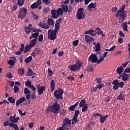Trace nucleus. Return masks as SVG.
Segmentation results:
<instances>
[{"mask_svg": "<svg viewBox=\"0 0 130 130\" xmlns=\"http://www.w3.org/2000/svg\"><path fill=\"white\" fill-rule=\"evenodd\" d=\"M124 8H125V5L120 7L116 13V17L119 20V23H120L124 22L127 17V14L124 12Z\"/></svg>", "mask_w": 130, "mask_h": 130, "instance_id": "1", "label": "nucleus"}, {"mask_svg": "<svg viewBox=\"0 0 130 130\" xmlns=\"http://www.w3.org/2000/svg\"><path fill=\"white\" fill-rule=\"evenodd\" d=\"M60 109V106L57 102H56L52 106H49L48 107L49 111L51 112V113H54L57 115L59 113Z\"/></svg>", "mask_w": 130, "mask_h": 130, "instance_id": "2", "label": "nucleus"}, {"mask_svg": "<svg viewBox=\"0 0 130 130\" xmlns=\"http://www.w3.org/2000/svg\"><path fill=\"white\" fill-rule=\"evenodd\" d=\"M83 66V63L79 60L76 61V64H73L68 67V69L71 72H76L78 71Z\"/></svg>", "mask_w": 130, "mask_h": 130, "instance_id": "3", "label": "nucleus"}, {"mask_svg": "<svg viewBox=\"0 0 130 130\" xmlns=\"http://www.w3.org/2000/svg\"><path fill=\"white\" fill-rule=\"evenodd\" d=\"M112 84H113V89L116 90H118L119 88H123L124 86V82L123 81H118V80H114L112 81Z\"/></svg>", "mask_w": 130, "mask_h": 130, "instance_id": "4", "label": "nucleus"}, {"mask_svg": "<svg viewBox=\"0 0 130 130\" xmlns=\"http://www.w3.org/2000/svg\"><path fill=\"white\" fill-rule=\"evenodd\" d=\"M85 14L84 13V9L80 7L77 10L76 18L79 20L84 19L85 17Z\"/></svg>", "mask_w": 130, "mask_h": 130, "instance_id": "5", "label": "nucleus"}, {"mask_svg": "<svg viewBox=\"0 0 130 130\" xmlns=\"http://www.w3.org/2000/svg\"><path fill=\"white\" fill-rule=\"evenodd\" d=\"M64 93V91L62 89L58 88V90H55L54 92V95L55 98L57 100H62V95Z\"/></svg>", "mask_w": 130, "mask_h": 130, "instance_id": "6", "label": "nucleus"}, {"mask_svg": "<svg viewBox=\"0 0 130 130\" xmlns=\"http://www.w3.org/2000/svg\"><path fill=\"white\" fill-rule=\"evenodd\" d=\"M9 121H6L3 122V125L5 126H9V127L13 128L14 130H19V127L17 126V124H15L14 122H9Z\"/></svg>", "mask_w": 130, "mask_h": 130, "instance_id": "7", "label": "nucleus"}, {"mask_svg": "<svg viewBox=\"0 0 130 130\" xmlns=\"http://www.w3.org/2000/svg\"><path fill=\"white\" fill-rule=\"evenodd\" d=\"M27 13V9L25 8H22L19 10L18 18L23 19L26 16Z\"/></svg>", "mask_w": 130, "mask_h": 130, "instance_id": "8", "label": "nucleus"}, {"mask_svg": "<svg viewBox=\"0 0 130 130\" xmlns=\"http://www.w3.org/2000/svg\"><path fill=\"white\" fill-rule=\"evenodd\" d=\"M62 126L63 127H68L71 125V120H70L68 117L64 118L63 119Z\"/></svg>", "mask_w": 130, "mask_h": 130, "instance_id": "9", "label": "nucleus"}, {"mask_svg": "<svg viewBox=\"0 0 130 130\" xmlns=\"http://www.w3.org/2000/svg\"><path fill=\"white\" fill-rule=\"evenodd\" d=\"M42 2L41 0H38L37 2L34 3L30 5V8L31 9H35L38 8L42 4Z\"/></svg>", "mask_w": 130, "mask_h": 130, "instance_id": "10", "label": "nucleus"}, {"mask_svg": "<svg viewBox=\"0 0 130 130\" xmlns=\"http://www.w3.org/2000/svg\"><path fill=\"white\" fill-rule=\"evenodd\" d=\"M88 59L92 63L96 62L98 60L97 55L94 54H91V55L89 56Z\"/></svg>", "mask_w": 130, "mask_h": 130, "instance_id": "11", "label": "nucleus"}, {"mask_svg": "<svg viewBox=\"0 0 130 130\" xmlns=\"http://www.w3.org/2000/svg\"><path fill=\"white\" fill-rule=\"evenodd\" d=\"M85 40L87 44L92 43L94 41V39H93L91 36L86 35L85 36Z\"/></svg>", "mask_w": 130, "mask_h": 130, "instance_id": "12", "label": "nucleus"}, {"mask_svg": "<svg viewBox=\"0 0 130 130\" xmlns=\"http://www.w3.org/2000/svg\"><path fill=\"white\" fill-rule=\"evenodd\" d=\"M16 114H14L13 116H10V121L12 122V123H17L18 122V120H20V117L18 116L16 118Z\"/></svg>", "mask_w": 130, "mask_h": 130, "instance_id": "13", "label": "nucleus"}, {"mask_svg": "<svg viewBox=\"0 0 130 130\" xmlns=\"http://www.w3.org/2000/svg\"><path fill=\"white\" fill-rule=\"evenodd\" d=\"M57 34V32L52 30L51 33L48 35V39L50 40H54L56 39Z\"/></svg>", "mask_w": 130, "mask_h": 130, "instance_id": "14", "label": "nucleus"}, {"mask_svg": "<svg viewBox=\"0 0 130 130\" xmlns=\"http://www.w3.org/2000/svg\"><path fill=\"white\" fill-rule=\"evenodd\" d=\"M85 35H90L91 36L95 37L96 35V31L93 29H89L86 30L85 32Z\"/></svg>", "mask_w": 130, "mask_h": 130, "instance_id": "15", "label": "nucleus"}, {"mask_svg": "<svg viewBox=\"0 0 130 130\" xmlns=\"http://www.w3.org/2000/svg\"><path fill=\"white\" fill-rule=\"evenodd\" d=\"M51 18L54 19H57L59 17V15L58 14L57 12H56V10L53 9L51 11Z\"/></svg>", "mask_w": 130, "mask_h": 130, "instance_id": "16", "label": "nucleus"}, {"mask_svg": "<svg viewBox=\"0 0 130 130\" xmlns=\"http://www.w3.org/2000/svg\"><path fill=\"white\" fill-rule=\"evenodd\" d=\"M88 10L91 11L92 9H95L96 8V3H93L92 2L89 4L87 6Z\"/></svg>", "mask_w": 130, "mask_h": 130, "instance_id": "17", "label": "nucleus"}, {"mask_svg": "<svg viewBox=\"0 0 130 130\" xmlns=\"http://www.w3.org/2000/svg\"><path fill=\"white\" fill-rule=\"evenodd\" d=\"M25 101H26V98L24 96H23L22 98H19V100H18L16 102V104H15V105H16V106H18V105H20L22 103Z\"/></svg>", "mask_w": 130, "mask_h": 130, "instance_id": "18", "label": "nucleus"}, {"mask_svg": "<svg viewBox=\"0 0 130 130\" xmlns=\"http://www.w3.org/2000/svg\"><path fill=\"white\" fill-rule=\"evenodd\" d=\"M129 78H130V74H127L125 73H123L122 80L123 81H128Z\"/></svg>", "mask_w": 130, "mask_h": 130, "instance_id": "19", "label": "nucleus"}, {"mask_svg": "<svg viewBox=\"0 0 130 130\" xmlns=\"http://www.w3.org/2000/svg\"><path fill=\"white\" fill-rule=\"evenodd\" d=\"M109 117V115H102L100 116V122L102 124L104 123L105 120Z\"/></svg>", "mask_w": 130, "mask_h": 130, "instance_id": "20", "label": "nucleus"}, {"mask_svg": "<svg viewBox=\"0 0 130 130\" xmlns=\"http://www.w3.org/2000/svg\"><path fill=\"white\" fill-rule=\"evenodd\" d=\"M46 88V86H41V87H40V88H39L38 90V93L39 94V95H41L43 94V91H45Z\"/></svg>", "mask_w": 130, "mask_h": 130, "instance_id": "21", "label": "nucleus"}, {"mask_svg": "<svg viewBox=\"0 0 130 130\" xmlns=\"http://www.w3.org/2000/svg\"><path fill=\"white\" fill-rule=\"evenodd\" d=\"M60 26V23L59 22H57L55 24V29L52 30V31L55 32H58Z\"/></svg>", "mask_w": 130, "mask_h": 130, "instance_id": "22", "label": "nucleus"}, {"mask_svg": "<svg viewBox=\"0 0 130 130\" xmlns=\"http://www.w3.org/2000/svg\"><path fill=\"white\" fill-rule=\"evenodd\" d=\"M50 87L51 92H53L55 88V83L54 80L51 81Z\"/></svg>", "mask_w": 130, "mask_h": 130, "instance_id": "23", "label": "nucleus"}, {"mask_svg": "<svg viewBox=\"0 0 130 130\" xmlns=\"http://www.w3.org/2000/svg\"><path fill=\"white\" fill-rule=\"evenodd\" d=\"M121 26L122 27V28L124 31L127 32V28H128V26L127 24V22H124V23H122L121 24Z\"/></svg>", "mask_w": 130, "mask_h": 130, "instance_id": "24", "label": "nucleus"}, {"mask_svg": "<svg viewBox=\"0 0 130 130\" xmlns=\"http://www.w3.org/2000/svg\"><path fill=\"white\" fill-rule=\"evenodd\" d=\"M95 30H96L98 31H96L97 35H101L102 37L105 38V35H104V34H103V31L100 28L98 27H96V28H95Z\"/></svg>", "mask_w": 130, "mask_h": 130, "instance_id": "25", "label": "nucleus"}, {"mask_svg": "<svg viewBox=\"0 0 130 130\" xmlns=\"http://www.w3.org/2000/svg\"><path fill=\"white\" fill-rule=\"evenodd\" d=\"M39 26L47 29H48L49 28V25H46V23H39Z\"/></svg>", "mask_w": 130, "mask_h": 130, "instance_id": "26", "label": "nucleus"}, {"mask_svg": "<svg viewBox=\"0 0 130 130\" xmlns=\"http://www.w3.org/2000/svg\"><path fill=\"white\" fill-rule=\"evenodd\" d=\"M123 68L122 66H120L117 68L116 71L118 75H120L122 72L123 71Z\"/></svg>", "mask_w": 130, "mask_h": 130, "instance_id": "27", "label": "nucleus"}, {"mask_svg": "<svg viewBox=\"0 0 130 130\" xmlns=\"http://www.w3.org/2000/svg\"><path fill=\"white\" fill-rule=\"evenodd\" d=\"M32 47H31L29 45H26L24 49V54L27 53L29 51L31 50V48H32Z\"/></svg>", "mask_w": 130, "mask_h": 130, "instance_id": "28", "label": "nucleus"}, {"mask_svg": "<svg viewBox=\"0 0 130 130\" xmlns=\"http://www.w3.org/2000/svg\"><path fill=\"white\" fill-rule=\"evenodd\" d=\"M47 22H48V25H50L51 26H54V22L52 18H48Z\"/></svg>", "mask_w": 130, "mask_h": 130, "instance_id": "29", "label": "nucleus"}, {"mask_svg": "<svg viewBox=\"0 0 130 130\" xmlns=\"http://www.w3.org/2000/svg\"><path fill=\"white\" fill-rule=\"evenodd\" d=\"M39 36V32L33 33L31 35V36H32V38H34V40H36L37 41L38 40Z\"/></svg>", "mask_w": 130, "mask_h": 130, "instance_id": "30", "label": "nucleus"}, {"mask_svg": "<svg viewBox=\"0 0 130 130\" xmlns=\"http://www.w3.org/2000/svg\"><path fill=\"white\" fill-rule=\"evenodd\" d=\"M61 9L63 10V11L64 13L68 12V6H67L65 5H61Z\"/></svg>", "mask_w": 130, "mask_h": 130, "instance_id": "31", "label": "nucleus"}, {"mask_svg": "<svg viewBox=\"0 0 130 130\" xmlns=\"http://www.w3.org/2000/svg\"><path fill=\"white\" fill-rule=\"evenodd\" d=\"M56 12L58 16H61L64 13V11L61 9V8H58V9L56 10Z\"/></svg>", "mask_w": 130, "mask_h": 130, "instance_id": "32", "label": "nucleus"}, {"mask_svg": "<svg viewBox=\"0 0 130 130\" xmlns=\"http://www.w3.org/2000/svg\"><path fill=\"white\" fill-rule=\"evenodd\" d=\"M124 100V95L123 94V92H121L120 95L117 98V100L121 101Z\"/></svg>", "mask_w": 130, "mask_h": 130, "instance_id": "33", "label": "nucleus"}, {"mask_svg": "<svg viewBox=\"0 0 130 130\" xmlns=\"http://www.w3.org/2000/svg\"><path fill=\"white\" fill-rule=\"evenodd\" d=\"M86 104V101L84 99H82L79 103V107H83Z\"/></svg>", "mask_w": 130, "mask_h": 130, "instance_id": "34", "label": "nucleus"}, {"mask_svg": "<svg viewBox=\"0 0 130 130\" xmlns=\"http://www.w3.org/2000/svg\"><path fill=\"white\" fill-rule=\"evenodd\" d=\"M7 100L12 104L15 103V99L13 97H9L8 98Z\"/></svg>", "mask_w": 130, "mask_h": 130, "instance_id": "35", "label": "nucleus"}, {"mask_svg": "<svg viewBox=\"0 0 130 130\" xmlns=\"http://www.w3.org/2000/svg\"><path fill=\"white\" fill-rule=\"evenodd\" d=\"M33 59L32 56H30L29 57H27L24 59V61L26 63H29L30 61H32Z\"/></svg>", "mask_w": 130, "mask_h": 130, "instance_id": "36", "label": "nucleus"}, {"mask_svg": "<svg viewBox=\"0 0 130 130\" xmlns=\"http://www.w3.org/2000/svg\"><path fill=\"white\" fill-rule=\"evenodd\" d=\"M37 40H32L30 42L29 46H31V47H34L35 45L37 44Z\"/></svg>", "mask_w": 130, "mask_h": 130, "instance_id": "37", "label": "nucleus"}, {"mask_svg": "<svg viewBox=\"0 0 130 130\" xmlns=\"http://www.w3.org/2000/svg\"><path fill=\"white\" fill-rule=\"evenodd\" d=\"M35 74L34 73V71L31 69H28V72L27 73V76H32V75H35Z\"/></svg>", "mask_w": 130, "mask_h": 130, "instance_id": "38", "label": "nucleus"}, {"mask_svg": "<svg viewBox=\"0 0 130 130\" xmlns=\"http://www.w3.org/2000/svg\"><path fill=\"white\" fill-rule=\"evenodd\" d=\"M100 50H101V44L100 43H98L96 45H95V51L96 52H99Z\"/></svg>", "mask_w": 130, "mask_h": 130, "instance_id": "39", "label": "nucleus"}, {"mask_svg": "<svg viewBox=\"0 0 130 130\" xmlns=\"http://www.w3.org/2000/svg\"><path fill=\"white\" fill-rule=\"evenodd\" d=\"M24 69H22V68H20V69H18V74L20 76H22L24 73Z\"/></svg>", "mask_w": 130, "mask_h": 130, "instance_id": "40", "label": "nucleus"}, {"mask_svg": "<svg viewBox=\"0 0 130 130\" xmlns=\"http://www.w3.org/2000/svg\"><path fill=\"white\" fill-rule=\"evenodd\" d=\"M31 83H32V81H29V79H27V81L25 82V85L26 86L30 87V86H32V85L31 84Z\"/></svg>", "mask_w": 130, "mask_h": 130, "instance_id": "41", "label": "nucleus"}, {"mask_svg": "<svg viewBox=\"0 0 130 130\" xmlns=\"http://www.w3.org/2000/svg\"><path fill=\"white\" fill-rule=\"evenodd\" d=\"M87 106H88V104H86L84 106H83V107L82 108V112H85L88 110V107H87Z\"/></svg>", "mask_w": 130, "mask_h": 130, "instance_id": "42", "label": "nucleus"}, {"mask_svg": "<svg viewBox=\"0 0 130 130\" xmlns=\"http://www.w3.org/2000/svg\"><path fill=\"white\" fill-rule=\"evenodd\" d=\"M8 64L11 65L12 66H14L15 65V62L14 59H10L8 61Z\"/></svg>", "mask_w": 130, "mask_h": 130, "instance_id": "43", "label": "nucleus"}, {"mask_svg": "<svg viewBox=\"0 0 130 130\" xmlns=\"http://www.w3.org/2000/svg\"><path fill=\"white\" fill-rule=\"evenodd\" d=\"M24 93L25 95L29 94L30 93V91L27 88H24Z\"/></svg>", "mask_w": 130, "mask_h": 130, "instance_id": "44", "label": "nucleus"}, {"mask_svg": "<svg viewBox=\"0 0 130 130\" xmlns=\"http://www.w3.org/2000/svg\"><path fill=\"white\" fill-rule=\"evenodd\" d=\"M24 0H18V5L19 6H22L24 4Z\"/></svg>", "mask_w": 130, "mask_h": 130, "instance_id": "45", "label": "nucleus"}, {"mask_svg": "<svg viewBox=\"0 0 130 130\" xmlns=\"http://www.w3.org/2000/svg\"><path fill=\"white\" fill-rule=\"evenodd\" d=\"M67 80H70V81H73L75 79V77L73 76L69 75L67 77Z\"/></svg>", "mask_w": 130, "mask_h": 130, "instance_id": "46", "label": "nucleus"}, {"mask_svg": "<svg viewBox=\"0 0 130 130\" xmlns=\"http://www.w3.org/2000/svg\"><path fill=\"white\" fill-rule=\"evenodd\" d=\"M14 91L15 93H17L19 92V87L18 86L15 85L14 87Z\"/></svg>", "mask_w": 130, "mask_h": 130, "instance_id": "47", "label": "nucleus"}, {"mask_svg": "<svg viewBox=\"0 0 130 130\" xmlns=\"http://www.w3.org/2000/svg\"><path fill=\"white\" fill-rule=\"evenodd\" d=\"M31 13L32 14V16H33V18L34 19H35V20H38L39 17L38 15H37L36 14H35L33 11L31 12Z\"/></svg>", "mask_w": 130, "mask_h": 130, "instance_id": "48", "label": "nucleus"}, {"mask_svg": "<svg viewBox=\"0 0 130 130\" xmlns=\"http://www.w3.org/2000/svg\"><path fill=\"white\" fill-rule=\"evenodd\" d=\"M69 129V127H62V125L61 127H59L57 130H68Z\"/></svg>", "mask_w": 130, "mask_h": 130, "instance_id": "49", "label": "nucleus"}, {"mask_svg": "<svg viewBox=\"0 0 130 130\" xmlns=\"http://www.w3.org/2000/svg\"><path fill=\"white\" fill-rule=\"evenodd\" d=\"M43 2V3L45 4V5H50V3H51V2L49 0H42Z\"/></svg>", "mask_w": 130, "mask_h": 130, "instance_id": "50", "label": "nucleus"}, {"mask_svg": "<svg viewBox=\"0 0 130 130\" xmlns=\"http://www.w3.org/2000/svg\"><path fill=\"white\" fill-rule=\"evenodd\" d=\"M48 76L49 77L52 76L53 74L52 70L50 69H48Z\"/></svg>", "mask_w": 130, "mask_h": 130, "instance_id": "51", "label": "nucleus"}, {"mask_svg": "<svg viewBox=\"0 0 130 130\" xmlns=\"http://www.w3.org/2000/svg\"><path fill=\"white\" fill-rule=\"evenodd\" d=\"M43 40V35L42 34L40 35L38 37V41L41 42Z\"/></svg>", "mask_w": 130, "mask_h": 130, "instance_id": "52", "label": "nucleus"}, {"mask_svg": "<svg viewBox=\"0 0 130 130\" xmlns=\"http://www.w3.org/2000/svg\"><path fill=\"white\" fill-rule=\"evenodd\" d=\"M6 77H7L8 79L13 78V75L10 72L8 73L7 75H6Z\"/></svg>", "mask_w": 130, "mask_h": 130, "instance_id": "53", "label": "nucleus"}, {"mask_svg": "<svg viewBox=\"0 0 130 130\" xmlns=\"http://www.w3.org/2000/svg\"><path fill=\"white\" fill-rule=\"evenodd\" d=\"M98 89V87H92L91 89V91L90 92L91 93H94L97 91Z\"/></svg>", "mask_w": 130, "mask_h": 130, "instance_id": "54", "label": "nucleus"}, {"mask_svg": "<svg viewBox=\"0 0 130 130\" xmlns=\"http://www.w3.org/2000/svg\"><path fill=\"white\" fill-rule=\"evenodd\" d=\"M79 113H80L79 110H76L75 111V115L74 116V117H78Z\"/></svg>", "mask_w": 130, "mask_h": 130, "instance_id": "55", "label": "nucleus"}, {"mask_svg": "<svg viewBox=\"0 0 130 130\" xmlns=\"http://www.w3.org/2000/svg\"><path fill=\"white\" fill-rule=\"evenodd\" d=\"M79 44V40H76L73 41V44L75 47H77Z\"/></svg>", "mask_w": 130, "mask_h": 130, "instance_id": "56", "label": "nucleus"}, {"mask_svg": "<svg viewBox=\"0 0 130 130\" xmlns=\"http://www.w3.org/2000/svg\"><path fill=\"white\" fill-rule=\"evenodd\" d=\"M103 61H104V58H103V57H101L99 60L98 59L96 62L98 64H100Z\"/></svg>", "mask_w": 130, "mask_h": 130, "instance_id": "57", "label": "nucleus"}, {"mask_svg": "<svg viewBox=\"0 0 130 130\" xmlns=\"http://www.w3.org/2000/svg\"><path fill=\"white\" fill-rule=\"evenodd\" d=\"M30 29H31L29 27H26V28H25V32H26V34H29L30 32Z\"/></svg>", "mask_w": 130, "mask_h": 130, "instance_id": "58", "label": "nucleus"}, {"mask_svg": "<svg viewBox=\"0 0 130 130\" xmlns=\"http://www.w3.org/2000/svg\"><path fill=\"white\" fill-rule=\"evenodd\" d=\"M118 41L119 44H122L123 42V39H122V38H119L118 39Z\"/></svg>", "mask_w": 130, "mask_h": 130, "instance_id": "59", "label": "nucleus"}, {"mask_svg": "<svg viewBox=\"0 0 130 130\" xmlns=\"http://www.w3.org/2000/svg\"><path fill=\"white\" fill-rule=\"evenodd\" d=\"M75 107L74 106H73V105H71V106L69 108V110H70V111H74V110H75Z\"/></svg>", "mask_w": 130, "mask_h": 130, "instance_id": "60", "label": "nucleus"}, {"mask_svg": "<svg viewBox=\"0 0 130 130\" xmlns=\"http://www.w3.org/2000/svg\"><path fill=\"white\" fill-rule=\"evenodd\" d=\"M18 6L17 5H13V7L12 8L11 10L12 11H15L17 9Z\"/></svg>", "mask_w": 130, "mask_h": 130, "instance_id": "61", "label": "nucleus"}, {"mask_svg": "<svg viewBox=\"0 0 130 130\" xmlns=\"http://www.w3.org/2000/svg\"><path fill=\"white\" fill-rule=\"evenodd\" d=\"M119 35L120 37L124 38L125 37L124 34L122 32V31H119Z\"/></svg>", "mask_w": 130, "mask_h": 130, "instance_id": "62", "label": "nucleus"}, {"mask_svg": "<svg viewBox=\"0 0 130 130\" xmlns=\"http://www.w3.org/2000/svg\"><path fill=\"white\" fill-rule=\"evenodd\" d=\"M29 88H30V89L33 91H35L36 90L35 87L34 85H30V87H29Z\"/></svg>", "mask_w": 130, "mask_h": 130, "instance_id": "63", "label": "nucleus"}, {"mask_svg": "<svg viewBox=\"0 0 130 130\" xmlns=\"http://www.w3.org/2000/svg\"><path fill=\"white\" fill-rule=\"evenodd\" d=\"M123 73H130V68H126V69H125L124 70Z\"/></svg>", "mask_w": 130, "mask_h": 130, "instance_id": "64", "label": "nucleus"}]
</instances>
